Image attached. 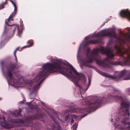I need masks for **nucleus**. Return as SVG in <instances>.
Listing matches in <instances>:
<instances>
[{"label": "nucleus", "instance_id": "nucleus-1", "mask_svg": "<svg viewBox=\"0 0 130 130\" xmlns=\"http://www.w3.org/2000/svg\"><path fill=\"white\" fill-rule=\"evenodd\" d=\"M63 64H65L66 63H63V61H59L53 63L47 62L42 66V67L44 68V70L39 75L41 76V77L47 75V73L49 72H50L52 71L54 69H55L60 73L64 76L72 78L73 80L74 84L79 87L80 89L81 87L78 84V81L79 80H81L83 82V84L85 85L86 82V78L84 74L78 73L74 68L71 66V70L74 74L78 76V78H77L76 76L73 74L72 73L71 71L69 72L70 74H68V69L62 66Z\"/></svg>", "mask_w": 130, "mask_h": 130}, {"label": "nucleus", "instance_id": "nucleus-2", "mask_svg": "<svg viewBox=\"0 0 130 130\" xmlns=\"http://www.w3.org/2000/svg\"><path fill=\"white\" fill-rule=\"evenodd\" d=\"M113 40L111 39L109 42L108 46L109 47L112 45V47H106L104 48L102 47L101 48H98L94 49L90 57L89 56V52H87L86 56L89 59H85L82 60L80 65V67L83 68V66H85L92 68L93 66L90 64V63L92 62L93 60H95L97 64L104 68H110L107 63L101 60V57L98 53L99 52H101L103 54L106 55L108 58L112 59L114 57V54L113 53Z\"/></svg>", "mask_w": 130, "mask_h": 130}, {"label": "nucleus", "instance_id": "nucleus-3", "mask_svg": "<svg viewBox=\"0 0 130 130\" xmlns=\"http://www.w3.org/2000/svg\"><path fill=\"white\" fill-rule=\"evenodd\" d=\"M102 36H107L110 38L114 37V29H109L106 30H104L100 32L95 34L94 35H90L85 38V39L87 40L88 38H91L94 37H98L96 40H91L86 41L85 42V45L88 46L90 44H95L102 43V38L101 37Z\"/></svg>", "mask_w": 130, "mask_h": 130}, {"label": "nucleus", "instance_id": "nucleus-4", "mask_svg": "<svg viewBox=\"0 0 130 130\" xmlns=\"http://www.w3.org/2000/svg\"><path fill=\"white\" fill-rule=\"evenodd\" d=\"M91 97L89 101L85 102V104L88 106L87 108L80 109L79 112L80 113L90 112L95 111L99 107L101 104V100L100 98Z\"/></svg>", "mask_w": 130, "mask_h": 130}, {"label": "nucleus", "instance_id": "nucleus-5", "mask_svg": "<svg viewBox=\"0 0 130 130\" xmlns=\"http://www.w3.org/2000/svg\"><path fill=\"white\" fill-rule=\"evenodd\" d=\"M122 77L124 80H130V70L126 71L124 70L120 72H115L114 75V81L120 80Z\"/></svg>", "mask_w": 130, "mask_h": 130}, {"label": "nucleus", "instance_id": "nucleus-6", "mask_svg": "<svg viewBox=\"0 0 130 130\" xmlns=\"http://www.w3.org/2000/svg\"><path fill=\"white\" fill-rule=\"evenodd\" d=\"M124 52H123L121 48L119 49L118 52L121 57L122 62L125 65L130 66V54L127 53V50L124 49Z\"/></svg>", "mask_w": 130, "mask_h": 130}, {"label": "nucleus", "instance_id": "nucleus-7", "mask_svg": "<svg viewBox=\"0 0 130 130\" xmlns=\"http://www.w3.org/2000/svg\"><path fill=\"white\" fill-rule=\"evenodd\" d=\"M42 67L43 68V69L42 71L40 72L39 74H38L37 76H36V77L35 78L34 80V81L35 82H38L42 78H43L42 79L41 81H40L38 84H36L32 88V90L33 92H36L38 90V89H39V87L40 86V85L42 83V82L43 81L45 77H47L48 76V74L50 72H48L47 73V74L46 75L44 76H43L42 77L40 76L39 74H40L41 72L43 71L44 70V68L42 66Z\"/></svg>", "mask_w": 130, "mask_h": 130}, {"label": "nucleus", "instance_id": "nucleus-8", "mask_svg": "<svg viewBox=\"0 0 130 130\" xmlns=\"http://www.w3.org/2000/svg\"><path fill=\"white\" fill-rule=\"evenodd\" d=\"M17 65L15 63H11L8 64L6 67L7 69L6 74L7 76L10 78V79H12L13 74L12 72H13L15 69L18 68H17Z\"/></svg>", "mask_w": 130, "mask_h": 130}, {"label": "nucleus", "instance_id": "nucleus-9", "mask_svg": "<svg viewBox=\"0 0 130 130\" xmlns=\"http://www.w3.org/2000/svg\"><path fill=\"white\" fill-rule=\"evenodd\" d=\"M120 15L121 17H126L130 20V12L128 10H122L120 13Z\"/></svg>", "mask_w": 130, "mask_h": 130}, {"label": "nucleus", "instance_id": "nucleus-10", "mask_svg": "<svg viewBox=\"0 0 130 130\" xmlns=\"http://www.w3.org/2000/svg\"><path fill=\"white\" fill-rule=\"evenodd\" d=\"M14 12H12L10 16H9L8 18V19H7L5 20V24H7L8 26H13V25H14L13 24L12 25H9L8 23L9 21H10L11 20L13 21V19H12V18L14 17V14H15Z\"/></svg>", "mask_w": 130, "mask_h": 130}, {"label": "nucleus", "instance_id": "nucleus-11", "mask_svg": "<svg viewBox=\"0 0 130 130\" xmlns=\"http://www.w3.org/2000/svg\"><path fill=\"white\" fill-rule=\"evenodd\" d=\"M52 128L53 130H61V126L58 122H56L52 124Z\"/></svg>", "mask_w": 130, "mask_h": 130}, {"label": "nucleus", "instance_id": "nucleus-12", "mask_svg": "<svg viewBox=\"0 0 130 130\" xmlns=\"http://www.w3.org/2000/svg\"><path fill=\"white\" fill-rule=\"evenodd\" d=\"M5 118L4 117L3 118V120L4 122V124L1 123V125L2 126L7 129H10L12 128L13 127V124H12L11 125H9L7 124L5 121Z\"/></svg>", "mask_w": 130, "mask_h": 130}, {"label": "nucleus", "instance_id": "nucleus-13", "mask_svg": "<svg viewBox=\"0 0 130 130\" xmlns=\"http://www.w3.org/2000/svg\"><path fill=\"white\" fill-rule=\"evenodd\" d=\"M36 115H36H34L31 116H29L28 117L27 119L31 121L36 119H39L40 117H42V116L41 115H40L39 116V114L38 113H37Z\"/></svg>", "mask_w": 130, "mask_h": 130}, {"label": "nucleus", "instance_id": "nucleus-14", "mask_svg": "<svg viewBox=\"0 0 130 130\" xmlns=\"http://www.w3.org/2000/svg\"><path fill=\"white\" fill-rule=\"evenodd\" d=\"M101 74L102 76L105 77L111 78L112 79H114V76H112L110 75L107 73L101 72Z\"/></svg>", "mask_w": 130, "mask_h": 130}, {"label": "nucleus", "instance_id": "nucleus-15", "mask_svg": "<svg viewBox=\"0 0 130 130\" xmlns=\"http://www.w3.org/2000/svg\"><path fill=\"white\" fill-rule=\"evenodd\" d=\"M33 44V43L32 42H30V44L29 45H26V46H23V47H22V48L21 50H19V47H18L17 48L16 50V51L19 50V51H21V49H22L24 48H26L27 47H30Z\"/></svg>", "mask_w": 130, "mask_h": 130}, {"label": "nucleus", "instance_id": "nucleus-16", "mask_svg": "<svg viewBox=\"0 0 130 130\" xmlns=\"http://www.w3.org/2000/svg\"><path fill=\"white\" fill-rule=\"evenodd\" d=\"M122 42L124 43H125L126 41L130 42V35L126 36L124 38V39H121Z\"/></svg>", "mask_w": 130, "mask_h": 130}, {"label": "nucleus", "instance_id": "nucleus-17", "mask_svg": "<svg viewBox=\"0 0 130 130\" xmlns=\"http://www.w3.org/2000/svg\"><path fill=\"white\" fill-rule=\"evenodd\" d=\"M29 108L32 110H34L37 109V106L34 105L32 104H29L28 105Z\"/></svg>", "mask_w": 130, "mask_h": 130}, {"label": "nucleus", "instance_id": "nucleus-18", "mask_svg": "<svg viewBox=\"0 0 130 130\" xmlns=\"http://www.w3.org/2000/svg\"><path fill=\"white\" fill-rule=\"evenodd\" d=\"M15 122L16 123H24V121L22 119H18L15 120Z\"/></svg>", "mask_w": 130, "mask_h": 130}, {"label": "nucleus", "instance_id": "nucleus-19", "mask_svg": "<svg viewBox=\"0 0 130 130\" xmlns=\"http://www.w3.org/2000/svg\"><path fill=\"white\" fill-rule=\"evenodd\" d=\"M5 62L4 61H2L0 62V65L1 66L2 70L3 72L4 71V67Z\"/></svg>", "mask_w": 130, "mask_h": 130}, {"label": "nucleus", "instance_id": "nucleus-20", "mask_svg": "<svg viewBox=\"0 0 130 130\" xmlns=\"http://www.w3.org/2000/svg\"><path fill=\"white\" fill-rule=\"evenodd\" d=\"M14 28V29L13 30V34H14V32H15V29H17L18 30V32L19 33V32H20V31L19 30V27L18 26H14V27H13Z\"/></svg>", "mask_w": 130, "mask_h": 130}, {"label": "nucleus", "instance_id": "nucleus-21", "mask_svg": "<svg viewBox=\"0 0 130 130\" xmlns=\"http://www.w3.org/2000/svg\"><path fill=\"white\" fill-rule=\"evenodd\" d=\"M13 6L14 7V11L12 12H14L15 14H14V16H15L17 12V7L15 4L13 5Z\"/></svg>", "mask_w": 130, "mask_h": 130}, {"label": "nucleus", "instance_id": "nucleus-22", "mask_svg": "<svg viewBox=\"0 0 130 130\" xmlns=\"http://www.w3.org/2000/svg\"><path fill=\"white\" fill-rule=\"evenodd\" d=\"M8 29L7 28V27L6 26H5V28L4 29V33L6 32L8 30Z\"/></svg>", "mask_w": 130, "mask_h": 130}, {"label": "nucleus", "instance_id": "nucleus-23", "mask_svg": "<svg viewBox=\"0 0 130 130\" xmlns=\"http://www.w3.org/2000/svg\"><path fill=\"white\" fill-rule=\"evenodd\" d=\"M4 8V5L3 4H0V10Z\"/></svg>", "mask_w": 130, "mask_h": 130}, {"label": "nucleus", "instance_id": "nucleus-24", "mask_svg": "<svg viewBox=\"0 0 130 130\" xmlns=\"http://www.w3.org/2000/svg\"><path fill=\"white\" fill-rule=\"evenodd\" d=\"M121 61H120L119 62H117L116 61H114V65H117L118 64H121Z\"/></svg>", "mask_w": 130, "mask_h": 130}, {"label": "nucleus", "instance_id": "nucleus-25", "mask_svg": "<svg viewBox=\"0 0 130 130\" xmlns=\"http://www.w3.org/2000/svg\"><path fill=\"white\" fill-rule=\"evenodd\" d=\"M22 115L20 112H19L18 111L17 112V115L16 116L17 117H18V116L21 117Z\"/></svg>", "mask_w": 130, "mask_h": 130}, {"label": "nucleus", "instance_id": "nucleus-26", "mask_svg": "<svg viewBox=\"0 0 130 130\" xmlns=\"http://www.w3.org/2000/svg\"><path fill=\"white\" fill-rule=\"evenodd\" d=\"M72 116V118H74L75 119H76L77 117V116L76 115H73Z\"/></svg>", "mask_w": 130, "mask_h": 130}, {"label": "nucleus", "instance_id": "nucleus-27", "mask_svg": "<svg viewBox=\"0 0 130 130\" xmlns=\"http://www.w3.org/2000/svg\"><path fill=\"white\" fill-rule=\"evenodd\" d=\"M73 126L74 127V128L73 129V130H74V129L76 130L77 128V126L76 125H74Z\"/></svg>", "mask_w": 130, "mask_h": 130}, {"label": "nucleus", "instance_id": "nucleus-28", "mask_svg": "<svg viewBox=\"0 0 130 130\" xmlns=\"http://www.w3.org/2000/svg\"><path fill=\"white\" fill-rule=\"evenodd\" d=\"M16 51L15 50L14 52V54L15 56L16 59L17 57L16 55Z\"/></svg>", "mask_w": 130, "mask_h": 130}, {"label": "nucleus", "instance_id": "nucleus-29", "mask_svg": "<svg viewBox=\"0 0 130 130\" xmlns=\"http://www.w3.org/2000/svg\"><path fill=\"white\" fill-rule=\"evenodd\" d=\"M87 114H85V115H84L82 116L81 118H83L84 117H85L87 115Z\"/></svg>", "mask_w": 130, "mask_h": 130}, {"label": "nucleus", "instance_id": "nucleus-30", "mask_svg": "<svg viewBox=\"0 0 130 130\" xmlns=\"http://www.w3.org/2000/svg\"><path fill=\"white\" fill-rule=\"evenodd\" d=\"M74 122V120L73 118H72L71 120V122L72 123Z\"/></svg>", "mask_w": 130, "mask_h": 130}, {"label": "nucleus", "instance_id": "nucleus-31", "mask_svg": "<svg viewBox=\"0 0 130 130\" xmlns=\"http://www.w3.org/2000/svg\"><path fill=\"white\" fill-rule=\"evenodd\" d=\"M21 110H22L21 109V108H20L19 109V111H18V112H20L21 113Z\"/></svg>", "mask_w": 130, "mask_h": 130}, {"label": "nucleus", "instance_id": "nucleus-32", "mask_svg": "<svg viewBox=\"0 0 130 130\" xmlns=\"http://www.w3.org/2000/svg\"><path fill=\"white\" fill-rule=\"evenodd\" d=\"M109 21V20H108V21H105V23H104L103 25H102V26H103L105 24V23H107L108 21Z\"/></svg>", "mask_w": 130, "mask_h": 130}, {"label": "nucleus", "instance_id": "nucleus-33", "mask_svg": "<svg viewBox=\"0 0 130 130\" xmlns=\"http://www.w3.org/2000/svg\"><path fill=\"white\" fill-rule=\"evenodd\" d=\"M90 48H88L87 49V52H89L90 51Z\"/></svg>", "mask_w": 130, "mask_h": 130}, {"label": "nucleus", "instance_id": "nucleus-34", "mask_svg": "<svg viewBox=\"0 0 130 130\" xmlns=\"http://www.w3.org/2000/svg\"><path fill=\"white\" fill-rule=\"evenodd\" d=\"M114 38H116V33H115V31H114Z\"/></svg>", "mask_w": 130, "mask_h": 130}, {"label": "nucleus", "instance_id": "nucleus-35", "mask_svg": "<svg viewBox=\"0 0 130 130\" xmlns=\"http://www.w3.org/2000/svg\"><path fill=\"white\" fill-rule=\"evenodd\" d=\"M65 117L66 119H68V117H69L68 116H67V115Z\"/></svg>", "mask_w": 130, "mask_h": 130}, {"label": "nucleus", "instance_id": "nucleus-36", "mask_svg": "<svg viewBox=\"0 0 130 130\" xmlns=\"http://www.w3.org/2000/svg\"><path fill=\"white\" fill-rule=\"evenodd\" d=\"M110 64H111L112 65L114 64V62H110Z\"/></svg>", "mask_w": 130, "mask_h": 130}, {"label": "nucleus", "instance_id": "nucleus-37", "mask_svg": "<svg viewBox=\"0 0 130 130\" xmlns=\"http://www.w3.org/2000/svg\"><path fill=\"white\" fill-rule=\"evenodd\" d=\"M113 98V96H112V95L111 96L110 98V99H112V98Z\"/></svg>", "mask_w": 130, "mask_h": 130}, {"label": "nucleus", "instance_id": "nucleus-38", "mask_svg": "<svg viewBox=\"0 0 130 130\" xmlns=\"http://www.w3.org/2000/svg\"><path fill=\"white\" fill-rule=\"evenodd\" d=\"M113 119L112 118H111V122H113Z\"/></svg>", "mask_w": 130, "mask_h": 130}, {"label": "nucleus", "instance_id": "nucleus-39", "mask_svg": "<svg viewBox=\"0 0 130 130\" xmlns=\"http://www.w3.org/2000/svg\"><path fill=\"white\" fill-rule=\"evenodd\" d=\"M114 48H116L117 47V46L116 45H114Z\"/></svg>", "mask_w": 130, "mask_h": 130}, {"label": "nucleus", "instance_id": "nucleus-40", "mask_svg": "<svg viewBox=\"0 0 130 130\" xmlns=\"http://www.w3.org/2000/svg\"><path fill=\"white\" fill-rule=\"evenodd\" d=\"M40 128V127H38L37 128H37H38H38Z\"/></svg>", "mask_w": 130, "mask_h": 130}, {"label": "nucleus", "instance_id": "nucleus-41", "mask_svg": "<svg viewBox=\"0 0 130 130\" xmlns=\"http://www.w3.org/2000/svg\"><path fill=\"white\" fill-rule=\"evenodd\" d=\"M75 112H76V113H77V111H75Z\"/></svg>", "mask_w": 130, "mask_h": 130}, {"label": "nucleus", "instance_id": "nucleus-42", "mask_svg": "<svg viewBox=\"0 0 130 130\" xmlns=\"http://www.w3.org/2000/svg\"><path fill=\"white\" fill-rule=\"evenodd\" d=\"M1 99V98H0V100Z\"/></svg>", "mask_w": 130, "mask_h": 130}, {"label": "nucleus", "instance_id": "nucleus-43", "mask_svg": "<svg viewBox=\"0 0 130 130\" xmlns=\"http://www.w3.org/2000/svg\"><path fill=\"white\" fill-rule=\"evenodd\" d=\"M114 55H115V53H114Z\"/></svg>", "mask_w": 130, "mask_h": 130}]
</instances>
